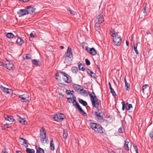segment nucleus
<instances>
[{"label": "nucleus", "mask_w": 153, "mask_h": 153, "mask_svg": "<svg viewBox=\"0 0 153 153\" xmlns=\"http://www.w3.org/2000/svg\"><path fill=\"white\" fill-rule=\"evenodd\" d=\"M60 74L62 75L64 77L63 78L64 81L67 83H70L71 82V78L69 75L65 72H60Z\"/></svg>", "instance_id": "39448f33"}, {"label": "nucleus", "mask_w": 153, "mask_h": 153, "mask_svg": "<svg viewBox=\"0 0 153 153\" xmlns=\"http://www.w3.org/2000/svg\"><path fill=\"white\" fill-rule=\"evenodd\" d=\"M124 131V129L123 127H120L119 128L118 130V132L119 133H123Z\"/></svg>", "instance_id": "4c0bfd02"}, {"label": "nucleus", "mask_w": 153, "mask_h": 153, "mask_svg": "<svg viewBox=\"0 0 153 153\" xmlns=\"http://www.w3.org/2000/svg\"><path fill=\"white\" fill-rule=\"evenodd\" d=\"M6 61L5 67L9 70H13V63L7 60Z\"/></svg>", "instance_id": "1a4fd4ad"}, {"label": "nucleus", "mask_w": 153, "mask_h": 153, "mask_svg": "<svg viewBox=\"0 0 153 153\" xmlns=\"http://www.w3.org/2000/svg\"><path fill=\"white\" fill-rule=\"evenodd\" d=\"M124 81H125V84L127 83V82L126 78H125L124 79Z\"/></svg>", "instance_id": "338daca9"}, {"label": "nucleus", "mask_w": 153, "mask_h": 153, "mask_svg": "<svg viewBox=\"0 0 153 153\" xmlns=\"http://www.w3.org/2000/svg\"><path fill=\"white\" fill-rule=\"evenodd\" d=\"M16 153H22V152L20 151H18L16 152Z\"/></svg>", "instance_id": "774afa93"}, {"label": "nucleus", "mask_w": 153, "mask_h": 153, "mask_svg": "<svg viewBox=\"0 0 153 153\" xmlns=\"http://www.w3.org/2000/svg\"><path fill=\"white\" fill-rule=\"evenodd\" d=\"M67 10L71 14L73 15H76V13L74 11L70 9H68Z\"/></svg>", "instance_id": "e433bc0d"}, {"label": "nucleus", "mask_w": 153, "mask_h": 153, "mask_svg": "<svg viewBox=\"0 0 153 153\" xmlns=\"http://www.w3.org/2000/svg\"><path fill=\"white\" fill-rule=\"evenodd\" d=\"M149 85H143L142 87V90L143 91V92L144 93V90L147 88V87H149Z\"/></svg>", "instance_id": "58836bf2"}, {"label": "nucleus", "mask_w": 153, "mask_h": 153, "mask_svg": "<svg viewBox=\"0 0 153 153\" xmlns=\"http://www.w3.org/2000/svg\"><path fill=\"white\" fill-rule=\"evenodd\" d=\"M25 9L27 10L28 14H32L33 13H34L36 9L35 8L30 6L26 7Z\"/></svg>", "instance_id": "9b49d317"}, {"label": "nucleus", "mask_w": 153, "mask_h": 153, "mask_svg": "<svg viewBox=\"0 0 153 153\" xmlns=\"http://www.w3.org/2000/svg\"><path fill=\"white\" fill-rule=\"evenodd\" d=\"M72 57V53L71 51V48L70 47L68 48L67 51L66 53L65 57H66L71 58Z\"/></svg>", "instance_id": "f8f14e48"}, {"label": "nucleus", "mask_w": 153, "mask_h": 153, "mask_svg": "<svg viewBox=\"0 0 153 153\" xmlns=\"http://www.w3.org/2000/svg\"><path fill=\"white\" fill-rule=\"evenodd\" d=\"M4 126H5V127L6 129L9 128L10 127V125L9 124H4Z\"/></svg>", "instance_id": "603ef678"}, {"label": "nucleus", "mask_w": 153, "mask_h": 153, "mask_svg": "<svg viewBox=\"0 0 153 153\" xmlns=\"http://www.w3.org/2000/svg\"><path fill=\"white\" fill-rule=\"evenodd\" d=\"M1 89L5 93H6L7 94H10V92L9 91H11V89L6 88L3 86H1Z\"/></svg>", "instance_id": "a211bd4d"}, {"label": "nucleus", "mask_w": 153, "mask_h": 153, "mask_svg": "<svg viewBox=\"0 0 153 153\" xmlns=\"http://www.w3.org/2000/svg\"><path fill=\"white\" fill-rule=\"evenodd\" d=\"M68 136V132L67 130H64L63 131V137L65 139H67Z\"/></svg>", "instance_id": "412c9836"}, {"label": "nucleus", "mask_w": 153, "mask_h": 153, "mask_svg": "<svg viewBox=\"0 0 153 153\" xmlns=\"http://www.w3.org/2000/svg\"><path fill=\"white\" fill-rule=\"evenodd\" d=\"M80 91L81 93H82L84 94H85L86 93V91L84 90L83 88L82 89H80Z\"/></svg>", "instance_id": "8fccbe9b"}, {"label": "nucleus", "mask_w": 153, "mask_h": 153, "mask_svg": "<svg viewBox=\"0 0 153 153\" xmlns=\"http://www.w3.org/2000/svg\"><path fill=\"white\" fill-rule=\"evenodd\" d=\"M16 42L19 45H21L23 44L24 41L20 38H18L16 40Z\"/></svg>", "instance_id": "5701e85b"}, {"label": "nucleus", "mask_w": 153, "mask_h": 153, "mask_svg": "<svg viewBox=\"0 0 153 153\" xmlns=\"http://www.w3.org/2000/svg\"><path fill=\"white\" fill-rule=\"evenodd\" d=\"M110 92L112 94L113 96H114L116 95V94L114 91V90L113 89V88L110 89Z\"/></svg>", "instance_id": "ea45409f"}, {"label": "nucleus", "mask_w": 153, "mask_h": 153, "mask_svg": "<svg viewBox=\"0 0 153 153\" xmlns=\"http://www.w3.org/2000/svg\"><path fill=\"white\" fill-rule=\"evenodd\" d=\"M26 152L27 153H35V150L34 149L29 148L26 149Z\"/></svg>", "instance_id": "7c9ffc66"}, {"label": "nucleus", "mask_w": 153, "mask_h": 153, "mask_svg": "<svg viewBox=\"0 0 153 153\" xmlns=\"http://www.w3.org/2000/svg\"><path fill=\"white\" fill-rule=\"evenodd\" d=\"M4 118L6 120L10 122H13L14 120L13 117L10 115L5 114L4 115Z\"/></svg>", "instance_id": "dca6fc26"}, {"label": "nucleus", "mask_w": 153, "mask_h": 153, "mask_svg": "<svg viewBox=\"0 0 153 153\" xmlns=\"http://www.w3.org/2000/svg\"><path fill=\"white\" fill-rule=\"evenodd\" d=\"M72 98L73 100L72 102L73 104L74 105H75V107H77V108H79V107H80L78 103L76 101V97L73 96Z\"/></svg>", "instance_id": "f3484780"}, {"label": "nucleus", "mask_w": 153, "mask_h": 153, "mask_svg": "<svg viewBox=\"0 0 153 153\" xmlns=\"http://www.w3.org/2000/svg\"><path fill=\"white\" fill-rule=\"evenodd\" d=\"M80 86L77 85V84H74L73 85V87L74 89L76 91H78L79 90L80 91Z\"/></svg>", "instance_id": "4be33fe9"}, {"label": "nucleus", "mask_w": 153, "mask_h": 153, "mask_svg": "<svg viewBox=\"0 0 153 153\" xmlns=\"http://www.w3.org/2000/svg\"><path fill=\"white\" fill-rule=\"evenodd\" d=\"M85 49L88 53L92 55H95L97 53V51L94 48H90L88 46H86Z\"/></svg>", "instance_id": "6e6552de"}, {"label": "nucleus", "mask_w": 153, "mask_h": 153, "mask_svg": "<svg viewBox=\"0 0 153 153\" xmlns=\"http://www.w3.org/2000/svg\"><path fill=\"white\" fill-rule=\"evenodd\" d=\"M78 109L79 112L80 113H81V114H82L85 116L87 115L86 113L80 107H79Z\"/></svg>", "instance_id": "bb28decb"}, {"label": "nucleus", "mask_w": 153, "mask_h": 153, "mask_svg": "<svg viewBox=\"0 0 153 153\" xmlns=\"http://www.w3.org/2000/svg\"><path fill=\"white\" fill-rule=\"evenodd\" d=\"M19 97L21 99V101L22 102H27L29 100V96L27 94L20 95Z\"/></svg>", "instance_id": "0eeeda50"}, {"label": "nucleus", "mask_w": 153, "mask_h": 153, "mask_svg": "<svg viewBox=\"0 0 153 153\" xmlns=\"http://www.w3.org/2000/svg\"><path fill=\"white\" fill-rule=\"evenodd\" d=\"M44 131V129L42 127L40 131V140L42 143H48V139L46 136V133Z\"/></svg>", "instance_id": "7ed1b4c3"}, {"label": "nucleus", "mask_w": 153, "mask_h": 153, "mask_svg": "<svg viewBox=\"0 0 153 153\" xmlns=\"http://www.w3.org/2000/svg\"><path fill=\"white\" fill-rule=\"evenodd\" d=\"M86 71L88 74H89V73H90V75L91 77L95 78H96V74L95 73H94L93 71H91V70L88 68H87L86 69Z\"/></svg>", "instance_id": "4468645a"}, {"label": "nucleus", "mask_w": 153, "mask_h": 153, "mask_svg": "<svg viewBox=\"0 0 153 153\" xmlns=\"http://www.w3.org/2000/svg\"><path fill=\"white\" fill-rule=\"evenodd\" d=\"M71 71L73 73L76 74L78 71L77 67H73L72 68Z\"/></svg>", "instance_id": "a878e982"}, {"label": "nucleus", "mask_w": 153, "mask_h": 153, "mask_svg": "<svg viewBox=\"0 0 153 153\" xmlns=\"http://www.w3.org/2000/svg\"><path fill=\"white\" fill-rule=\"evenodd\" d=\"M85 62L86 64L87 65H89L90 64V62L89 60L88 59H85Z\"/></svg>", "instance_id": "c03bdc74"}, {"label": "nucleus", "mask_w": 153, "mask_h": 153, "mask_svg": "<svg viewBox=\"0 0 153 153\" xmlns=\"http://www.w3.org/2000/svg\"><path fill=\"white\" fill-rule=\"evenodd\" d=\"M31 56L30 54H26L25 55V58L27 59H31Z\"/></svg>", "instance_id": "79ce46f5"}, {"label": "nucleus", "mask_w": 153, "mask_h": 153, "mask_svg": "<svg viewBox=\"0 0 153 153\" xmlns=\"http://www.w3.org/2000/svg\"><path fill=\"white\" fill-rule=\"evenodd\" d=\"M14 36L13 34L11 33H8L6 35V37L8 38H12Z\"/></svg>", "instance_id": "f704fd0d"}, {"label": "nucleus", "mask_w": 153, "mask_h": 153, "mask_svg": "<svg viewBox=\"0 0 153 153\" xmlns=\"http://www.w3.org/2000/svg\"><path fill=\"white\" fill-rule=\"evenodd\" d=\"M79 102L80 103L82 104V105L84 106H86L87 105V102L83 100L82 99H80L79 100Z\"/></svg>", "instance_id": "c756f323"}, {"label": "nucleus", "mask_w": 153, "mask_h": 153, "mask_svg": "<svg viewBox=\"0 0 153 153\" xmlns=\"http://www.w3.org/2000/svg\"><path fill=\"white\" fill-rule=\"evenodd\" d=\"M27 140L25 139L24 140H23V143L22 144V145H23L24 144H27Z\"/></svg>", "instance_id": "5fc2aeb1"}, {"label": "nucleus", "mask_w": 153, "mask_h": 153, "mask_svg": "<svg viewBox=\"0 0 153 153\" xmlns=\"http://www.w3.org/2000/svg\"><path fill=\"white\" fill-rule=\"evenodd\" d=\"M138 43H137L134 46V49L135 51V53L137 54H139V52L137 50V46Z\"/></svg>", "instance_id": "473e14b6"}, {"label": "nucleus", "mask_w": 153, "mask_h": 153, "mask_svg": "<svg viewBox=\"0 0 153 153\" xmlns=\"http://www.w3.org/2000/svg\"><path fill=\"white\" fill-rule=\"evenodd\" d=\"M108 84H109L110 89L112 88L111 87V85L110 82H109Z\"/></svg>", "instance_id": "13d9d810"}, {"label": "nucleus", "mask_w": 153, "mask_h": 153, "mask_svg": "<svg viewBox=\"0 0 153 153\" xmlns=\"http://www.w3.org/2000/svg\"><path fill=\"white\" fill-rule=\"evenodd\" d=\"M95 116V119L97 121L99 122H102L103 121V118L102 114H99L97 112H94L93 114Z\"/></svg>", "instance_id": "9d476101"}, {"label": "nucleus", "mask_w": 153, "mask_h": 153, "mask_svg": "<svg viewBox=\"0 0 153 153\" xmlns=\"http://www.w3.org/2000/svg\"><path fill=\"white\" fill-rule=\"evenodd\" d=\"M151 34V33H150V32H149V31H148V32H147L146 35H149V34Z\"/></svg>", "instance_id": "0e129e2a"}, {"label": "nucleus", "mask_w": 153, "mask_h": 153, "mask_svg": "<svg viewBox=\"0 0 153 153\" xmlns=\"http://www.w3.org/2000/svg\"><path fill=\"white\" fill-rule=\"evenodd\" d=\"M123 151L122 149H120L119 150V153H123Z\"/></svg>", "instance_id": "bf43d9fd"}, {"label": "nucleus", "mask_w": 153, "mask_h": 153, "mask_svg": "<svg viewBox=\"0 0 153 153\" xmlns=\"http://www.w3.org/2000/svg\"><path fill=\"white\" fill-rule=\"evenodd\" d=\"M100 24L101 23L100 22H97L95 24V27L97 28L99 27L100 26Z\"/></svg>", "instance_id": "49530a36"}, {"label": "nucleus", "mask_w": 153, "mask_h": 153, "mask_svg": "<svg viewBox=\"0 0 153 153\" xmlns=\"http://www.w3.org/2000/svg\"><path fill=\"white\" fill-rule=\"evenodd\" d=\"M1 129L2 130H4V129H6V128L5 127V126H4V125L3 126H1Z\"/></svg>", "instance_id": "4d7b16f0"}, {"label": "nucleus", "mask_w": 153, "mask_h": 153, "mask_svg": "<svg viewBox=\"0 0 153 153\" xmlns=\"http://www.w3.org/2000/svg\"><path fill=\"white\" fill-rule=\"evenodd\" d=\"M36 153H44V151L43 149L40 147H38L36 145Z\"/></svg>", "instance_id": "aec40b11"}, {"label": "nucleus", "mask_w": 153, "mask_h": 153, "mask_svg": "<svg viewBox=\"0 0 153 153\" xmlns=\"http://www.w3.org/2000/svg\"><path fill=\"white\" fill-rule=\"evenodd\" d=\"M133 146L134 149V150H135L138 149L137 148V146H135V145L134 144L133 145Z\"/></svg>", "instance_id": "6e6d98bb"}, {"label": "nucleus", "mask_w": 153, "mask_h": 153, "mask_svg": "<svg viewBox=\"0 0 153 153\" xmlns=\"http://www.w3.org/2000/svg\"><path fill=\"white\" fill-rule=\"evenodd\" d=\"M149 135L152 139L153 140V132L151 131L149 134Z\"/></svg>", "instance_id": "a18cd8bd"}, {"label": "nucleus", "mask_w": 153, "mask_h": 153, "mask_svg": "<svg viewBox=\"0 0 153 153\" xmlns=\"http://www.w3.org/2000/svg\"><path fill=\"white\" fill-rule=\"evenodd\" d=\"M1 153H8V152H6L5 150H3L2 151Z\"/></svg>", "instance_id": "680f3d73"}, {"label": "nucleus", "mask_w": 153, "mask_h": 153, "mask_svg": "<svg viewBox=\"0 0 153 153\" xmlns=\"http://www.w3.org/2000/svg\"><path fill=\"white\" fill-rule=\"evenodd\" d=\"M59 74H60V73H59L56 74V79L59 81H60L61 79V78L59 75Z\"/></svg>", "instance_id": "72a5a7b5"}, {"label": "nucleus", "mask_w": 153, "mask_h": 153, "mask_svg": "<svg viewBox=\"0 0 153 153\" xmlns=\"http://www.w3.org/2000/svg\"><path fill=\"white\" fill-rule=\"evenodd\" d=\"M129 143V142L127 141L126 140L125 141V149L127 151L129 150V148L128 147V144Z\"/></svg>", "instance_id": "2f4dec72"}, {"label": "nucleus", "mask_w": 153, "mask_h": 153, "mask_svg": "<svg viewBox=\"0 0 153 153\" xmlns=\"http://www.w3.org/2000/svg\"><path fill=\"white\" fill-rule=\"evenodd\" d=\"M67 99L68 100L69 103H71L73 101V100L72 99V98H71V97H69V98L67 97Z\"/></svg>", "instance_id": "09e8293b"}, {"label": "nucleus", "mask_w": 153, "mask_h": 153, "mask_svg": "<svg viewBox=\"0 0 153 153\" xmlns=\"http://www.w3.org/2000/svg\"><path fill=\"white\" fill-rule=\"evenodd\" d=\"M30 36L31 37H34L33 35V33H31L30 34Z\"/></svg>", "instance_id": "e2e57ef3"}, {"label": "nucleus", "mask_w": 153, "mask_h": 153, "mask_svg": "<svg viewBox=\"0 0 153 153\" xmlns=\"http://www.w3.org/2000/svg\"><path fill=\"white\" fill-rule=\"evenodd\" d=\"M78 67L79 70H82L84 71L85 70V68H84V65L81 63H80L78 65Z\"/></svg>", "instance_id": "b1692460"}, {"label": "nucleus", "mask_w": 153, "mask_h": 153, "mask_svg": "<svg viewBox=\"0 0 153 153\" xmlns=\"http://www.w3.org/2000/svg\"><path fill=\"white\" fill-rule=\"evenodd\" d=\"M125 85V87L126 88V89L127 91H128L130 85L128 83H126Z\"/></svg>", "instance_id": "a19ab883"}, {"label": "nucleus", "mask_w": 153, "mask_h": 153, "mask_svg": "<svg viewBox=\"0 0 153 153\" xmlns=\"http://www.w3.org/2000/svg\"><path fill=\"white\" fill-rule=\"evenodd\" d=\"M27 10L25 9H20L17 12V14L19 15V16H23L28 14Z\"/></svg>", "instance_id": "ddd939ff"}, {"label": "nucleus", "mask_w": 153, "mask_h": 153, "mask_svg": "<svg viewBox=\"0 0 153 153\" xmlns=\"http://www.w3.org/2000/svg\"><path fill=\"white\" fill-rule=\"evenodd\" d=\"M71 91L70 90H67L65 91L66 93L68 95H71L73 96V94L72 93H71Z\"/></svg>", "instance_id": "37998d69"}, {"label": "nucleus", "mask_w": 153, "mask_h": 153, "mask_svg": "<svg viewBox=\"0 0 153 153\" xmlns=\"http://www.w3.org/2000/svg\"><path fill=\"white\" fill-rule=\"evenodd\" d=\"M19 121L20 123H21L22 124L26 125V122L25 120L24 119L20 117H19Z\"/></svg>", "instance_id": "393cba45"}, {"label": "nucleus", "mask_w": 153, "mask_h": 153, "mask_svg": "<svg viewBox=\"0 0 153 153\" xmlns=\"http://www.w3.org/2000/svg\"><path fill=\"white\" fill-rule=\"evenodd\" d=\"M94 95L93 96L91 94H89L91 100V102L92 105L93 107L96 108H98L99 107V102L98 98L96 97L94 92H92Z\"/></svg>", "instance_id": "20e7f679"}, {"label": "nucleus", "mask_w": 153, "mask_h": 153, "mask_svg": "<svg viewBox=\"0 0 153 153\" xmlns=\"http://www.w3.org/2000/svg\"><path fill=\"white\" fill-rule=\"evenodd\" d=\"M110 33L111 35L113 37V41L114 44L116 46H120L122 39L120 36L118 35V33H116L115 31L113 29L110 31Z\"/></svg>", "instance_id": "f257e3e1"}, {"label": "nucleus", "mask_w": 153, "mask_h": 153, "mask_svg": "<svg viewBox=\"0 0 153 153\" xmlns=\"http://www.w3.org/2000/svg\"><path fill=\"white\" fill-rule=\"evenodd\" d=\"M50 149L51 150L53 151L55 149L54 144L53 141L52 140L50 142Z\"/></svg>", "instance_id": "c85d7f7f"}, {"label": "nucleus", "mask_w": 153, "mask_h": 153, "mask_svg": "<svg viewBox=\"0 0 153 153\" xmlns=\"http://www.w3.org/2000/svg\"><path fill=\"white\" fill-rule=\"evenodd\" d=\"M97 108L98 109V110L97 111L95 112H97L99 114L103 115L105 114V111L103 108H101L99 109L98 108Z\"/></svg>", "instance_id": "6ab92c4d"}, {"label": "nucleus", "mask_w": 153, "mask_h": 153, "mask_svg": "<svg viewBox=\"0 0 153 153\" xmlns=\"http://www.w3.org/2000/svg\"><path fill=\"white\" fill-rule=\"evenodd\" d=\"M126 44L127 46H128L129 45V43L127 41H126Z\"/></svg>", "instance_id": "69168bd1"}, {"label": "nucleus", "mask_w": 153, "mask_h": 153, "mask_svg": "<svg viewBox=\"0 0 153 153\" xmlns=\"http://www.w3.org/2000/svg\"><path fill=\"white\" fill-rule=\"evenodd\" d=\"M59 97H60L62 98H64V95L61 93H59Z\"/></svg>", "instance_id": "864d4df0"}, {"label": "nucleus", "mask_w": 153, "mask_h": 153, "mask_svg": "<svg viewBox=\"0 0 153 153\" xmlns=\"http://www.w3.org/2000/svg\"><path fill=\"white\" fill-rule=\"evenodd\" d=\"M4 65L3 62L0 61V66Z\"/></svg>", "instance_id": "052dcab7"}, {"label": "nucleus", "mask_w": 153, "mask_h": 153, "mask_svg": "<svg viewBox=\"0 0 153 153\" xmlns=\"http://www.w3.org/2000/svg\"><path fill=\"white\" fill-rule=\"evenodd\" d=\"M121 104L122 105V110L123 111H124V110L125 108V103L123 101L121 102Z\"/></svg>", "instance_id": "de8ad7c7"}, {"label": "nucleus", "mask_w": 153, "mask_h": 153, "mask_svg": "<svg viewBox=\"0 0 153 153\" xmlns=\"http://www.w3.org/2000/svg\"><path fill=\"white\" fill-rule=\"evenodd\" d=\"M39 62V61L38 60H36V59H33L32 60V62L33 64L35 65H38V63Z\"/></svg>", "instance_id": "c9c22d12"}, {"label": "nucleus", "mask_w": 153, "mask_h": 153, "mask_svg": "<svg viewBox=\"0 0 153 153\" xmlns=\"http://www.w3.org/2000/svg\"><path fill=\"white\" fill-rule=\"evenodd\" d=\"M64 114H63L61 113H59L58 114H55L53 117L54 120L56 121H62L64 119Z\"/></svg>", "instance_id": "423d86ee"}, {"label": "nucleus", "mask_w": 153, "mask_h": 153, "mask_svg": "<svg viewBox=\"0 0 153 153\" xmlns=\"http://www.w3.org/2000/svg\"><path fill=\"white\" fill-rule=\"evenodd\" d=\"M90 126L91 129L97 133L102 134L105 131L103 127L97 123H91Z\"/></svg>", "instance_id": "f03ea898"}, {"label": "nucleus", "mask_w": 153, "mask_h": 153, "mask_svg": "<svg viewBox=\"0 0 153 153\" xmlns=\"http://www.w3.org/2000/svg\"><path fill=\"white\" fill-rule=\"evenodd\" d=\"M146 7H145L143 9V12L144 14H146Z\"/></svg>", "instance_id": "3c124183"}, {"label": "nucleus", "mask_w": 153, "mask_h": 153, "mask_svg": "<svg viewBox=\"0 0 153 153\" xmlns=\"http://www.w3.org/2000/svg\"><path fill=\"white\" fill-rule=\"evenodd\" d=\"M97 21L98 22H100L101 23L104 21V19L101 13L99 14L97 17Z\"/></svg>", "instance_id": "2eb2a0df"}, {"label": "nucleus", "mask_w": 153, "mask_h": 153, "mask_svg": "<svg viewBox=\"0 0 153 153\" xmlns=\"http://www.w3.org/2000/svg\"><path fill=\"white\" fill-rule=\"evenodd\" d=\"M126 105L127 106H126V109L128 111L130 110L131 108H132V105L131 104H129L128 102L126 103Z\"/></svg>", "instance_id": "cd10ccee"}]
</instances>
